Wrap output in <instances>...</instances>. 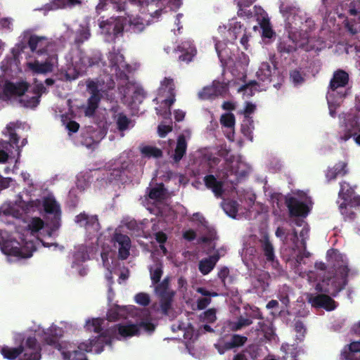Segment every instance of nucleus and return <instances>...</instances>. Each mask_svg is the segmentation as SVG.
I'll return each instance as SVG.
<instances>
[{
	"instance_id": "obj_39",
	"label": "nucleus",
	"mask_w": 360,
	"mask_h": 360,
	"mask_svg": "<svg viewBox=\"0 0 360 360\" xmlns=\"http://www.w3.org/2000/svg\"><path fill=\"white\" fill-rule=\"evenodd\" d=\"M90 37L89 25L86 21H84L79 25V27L75 30V42L77 44L83 43Z\"/></svg>"
},
{
	"instance_id": "obj_9",
	"label": "nucleus",
	"mask_w": 360,
	"mask_h": 360,
	"mask_svg": "<svg viewBox=\"0 0 360 360\" xmlns=\"http://www.w3.org/2000/svg\"><path fill=\"white\" fill-rule=\"evenodd\" d=\"M42 91H1V98L9 100L11 104L18 103L27 108H36L39 102Z\"/></svg>"
},
{
	"instance_id": "obj_57",
	"label": "nucleus",
	"mask_w": 360,
	"mask_h": 360,
	"mask_svg": "<svg viewBox=\"0 0 360 360\" xmlns=\"http://www.w3.org/2000/svg\"><path fill=\"white\" fill-rule=\"evenodd\" d=\"M340 360H360V355L345 348L341 353Z\"/></svg>"
},
{
	"instance_id": "obj_38",
	"label": "nucleus",
	"mask_w": 360,
	"mask_h": 360,
	"mask_svg": "<svg viewBox=\"0 0 360 360\" xmlns=\"http://www.w3.org/2000/svg\"><path fill=\"white\" fill-rule=\"evenodd\" d=\"M348 74L343 70H338L333 75L330 81V86L332 89L343 88L348 83Z\"/></svg>"
},
{
	"instance_id": "obj_30",
	"label": "nucleus",
	"mask_w": 360,
	"mask_h": 360,
	"mask_svg": "<svg viewBox=\"0 0 360 360\" xmlns=\"http://www.w3.org/2000/svg\"><path fill=\"white\" fill-rule=\"evenodd\" d=\"M82 4V0H50L41 10L50 11L66 7H74Z\"/></svg>"
},
{
	"instance_id": "obj_11",
	"label": "nucleus",
	"mask_w": 360,
	"mask_h": 360,
	"mask_svg": "<svg viewBox=\"0 0 360 360\" xmlns=\"http://www.w3.org/2000/svg\"><path fill=\"white\" fill-rule=\"evenodd\" d=\"M124 18H125L124 15H118L100 22L101 32L105 36L106 41L112 40L127 26V24L124 22Z\"/></svg>"
},
{
	"instance_id": "obj_48",
	"label": "nucleus",
	"mask_w": 360,
	"mask_h": 360,
	"mask_svg": "<svg viewBox=\"0 0 360 360\" xmlns=\"http://www.w3.org/2000/svg\"><path fill=\"white\" fill-rule=\"evenodd\" d=\"M124 316V309L120 306L111 308L107 312V319L110 321H115Z\"/></svg>"
},
{
	"instance_id": "obj_2",
	"label": "nucleus",
	"mask_w": 360,
	"mask_h": 360,
	"mask_svg": "<svg viewBox=\"0 0 360 360\" xmlns=\"http://www.w3.org/2000/svg\"><path fill=\"white\" fill-rule=\"evenodd\" d=\"M280 11L285 19V29L288 32V40L281 42L279 45L280 51L291 52L298 46L308 51L309 49L306 46L309 42L307 32L313 26V21L306 17L302 10L288 3H282Z\"/></svg>"
},
{
	"instance_id": "obj_36",
	"label": "nucleus",
	"mask_w": 360,
	"mask_h": 360,
	"mask_svg": "<svg viewBox=\"0 0 360 360\" xmlns=\"http://www.w3.org/2000/svg\"><path fill=\"white\" fill-rule=\"evenodd\" d=\"M187 149V142L184 135H179L177 138L176 146L174 149V153L172 156L174 161L178 163L186 155Z\"/></svg>"
},
{
	"instance_id": "obj_15",
	"label": "nucleus",
	"mask_w": 360,
	"mask_h": 360,
	"mask_svg": "<svg viewBox=\"0 0 360 360\" xmlns=\"http://www.w3.org/2000/svg\"><path fill=\"white\" fill-rule=\"evenodd\" d=\"M112 339H122L139 335V326L136 324H116L108 330Z\"/></svg>"
},
{
	"instance_id": "obj_17",
	"label": "nucleus",
	"mask_w": 360,
	"mask_h": 360,
	"mask_svg": "<svg viewBox=\"0 0 360 360\" xmlns=\"http://www.w3.org/2000/svg\"><path fill=\"white\" fill-rule=\"evenodd\" d=\"M253 17L255 18L262 30V36L264 39H271L274 32L271 29L269 18L265 11L261 7L253 8Z\"/></svg>"
},
{
	"instance_id": "obj_12",
	"label": "nucleus",
	"mask_w": 360,
	"mask_h": 360,
	"mask_svg": "<svg viewBox=\"0 0 360 360\" xmlns=\"http://www.w3.org/2000/svg\"><path fill=\"white\" fill-rule=\"evenodd\" d=\"M212 87L213 90H225L229 89L238 91L247 89L255 90L259 87V84L255 81L247 82L242 79L230 81L221 77L214 80L212 82Z\"/></svg>"
},
{
	"instance_id": "obj_50",
	"label": "nucleus",
	"mask_w": 360,
	"mask_h": 360,
	"mask_svg": "<svg viewBox=\"0 0 360 360\" xmlns=\"http://www.w3.org/2000/svg\"><path fill=\"white\" fill-rule=\"evenodd\" d=\"M61 354L64 360H88L86 354L79 351H62Z\"/></svg>"
},
{
	"instance_id": "obj_42",
	"label": "nucleus",
	"mask_w": 360,
	"mask_h": 360,
	"mask_svg": "<svg viewBox=\"0 0 360 360\" xmlns=\"http://www.w3.org/2000/svg\"><path fill=\"white\" fill-rule=\"evenodd\" d=\"M103 322V319L100 318L89 319L85 324L86 330L89 332H94L101 334L103 330L102 326Z\"/></svg>"
},
{
	"instance_id": "obj_63",
	"label": "nucleus",
	"mask_w": 360,
	"mask_h": 360,
	"mask_svg": "<svg viewBox=\"0 0 360 360\" xmlns=\"http://www.w3.org/2000/svg\"><path fill=\"white\" fill-rule=\"evenodd\" d=\"M176 87L174 84V82L171 78L165 77L163 80L160 82V89L162 90H172Z\"/></svg>"
},
{
	"instance_id": "obj_45",
	"label": "nucleus",
	"mask_w": 360,
	"mask_h": 360,
	"mask_svg": "<svg viewBox=\"0 0 360 360\" xmlns=\"http://www.w3.org/2000/svg\"><path fill=\"white\" fill-rule=\"evenodd\" d=\"M230 271L228 267L223 266L218 271L217 276L224 288H228L229 285L232 283V277L229 275Z\"/></svg>"
},
{
	"instance_id": "obj_1",
	"label": "nucleus",
	"mask_w": 360,
	"mask_h": 360,
	"mask_svg": "<svg viewBox=\"0 0 360 360\" xmlns=\"http://www.w3.org/2000/svg\"><path fill=\"white\" fill-rule=\"evenodd\" d=\"M255 1L237 0L238 16L230 19L227 25H219L213 36L214 48L218 57L222 65L229 69L240 71L249 64L248 56L243 52L239 53L237 56L232 53L231 46H233L235 41L238 39L243 49H248L251 35L247 31V27L241 19L242 16L253 17V12L250 9L247 10V8L250 7Z\"/></svg>"
},
{
	"instance_id": "obj_19",
	"label": "nucleus",
	"mask_w": 360,
	"mask_h": 360,
	"mask_svg": "<svg viewBox=\"0 0 360 360\" xmlns=\"http://www.w3.org/2000/svg\"><path fill=\"white\" fill-rule=\"evenodd\" d=\"M41 347L37 343L34 337H28L23 346V355H21L20 360H40Z\"/></svg>"
},
{
	"instance_id": "obj_59",
	"label": "nucleus",
	"mask_w": 360,
	"mask_h": 360,
	"mask_svg": "<svg viewBox=\"0 0 360 360\" xmlns=\"http://www.w3.org/2000/svg\"><path fill=\"white\" fill-rule=\"evenodd\" d=\"M135 301L137 304L146 307L149 304L150 299L147 293L139 292L135 295Z\"/></svg>"
},
{
	"instance_id": "obj_35",
	"label": "nucleus",
	"mask_w": 360,
	"mask_h": 360,
	"mask_svg": "<svg viewBox=\"0 0 360 360\" xmlns=\"http://www.w3.org/2000/svg\"><path fill=\"white\" fill-rule=\"evenodd\" d=\"M346 96L347 91H328L326 99L331 112L332 108H336L340 106Z\"/></svg>"
},
{
	"instance_id": "obj_33",
	"label": "nucleus",
	"mask_w": 360,
	"mask_h": 360,
	"mask_svg": "<svg viewBox=\"0 0 360 360\" xmlns=\"http://www.w3.org/2000/svg\"><path fill=\"white\" fill-rule=\"evenodd\" d=\"M360 205H354L349 202H341L339 205V210L345 221H353L356 218V213L354 210Z\"/></svg>"
},
{
	"instance_id": "obj_44",
	"label": "nucleus",
	"mask_w": 360,
	"mask_h": 360,
	"mask_svg": "<svg viewBox=\"0 0 360 360\" xmlns=\"http://www.w3.org/2000/svg\"><path fill=\"white\" fill-rule=\"evenodd\" d=\"M224 338H227L230 345L234 349L244 345L248 340L247 337L238 334L227 335Z\"/></svg>"
},
{
	"instance_id": "obj_26",
	"label": "nucleus",
	"mask_w": 360,
	"mask_h": 360,
	"mask_svg": "<svg viewBox=\"0 0 360 360\" xmlns=\"http://www.w3.org/2000/svg\"><path fill=\"white\" fill-rule=\"evenodd\" d=\"M112 338L109 330H105L94 338L91 339L92 348L94 347L96 353L100 354L103 351L105 345L112 347Z\"/></svg>"
},
{
	"instance_id": "obj_51",
	"label": "nucleus",
	"mask_w": 360,
	"mask_h": 360,
	"mask_svg": "<svg viewBox=\"0 0 360 360\" xmlns=\"http://www.w3.org/2000/svg\"><path fill=\"white\" fill-rule=\"evenodd\" d=\"M173 297L174 295L160 297V309L163 314L167 315L169 311L171 309Z\"/></svg>"
},
{
	"instance_id": "obj_46",
	"label": "nucleus",
	"mask_w": 360,
	"mask_h": 360,
	"mask_svg": "<svg viewBox=\"0 0 360 360\" xmlns=\"http://www.w3.org/2000/svg\"><path fill=\"white\" fill-rule=\"evenodd\" d=\"M150 278L153 284H158L162 276V264L160 262L156 263L154 267L150 268Z\"/></svg>"
},
{
	"instance_id": "obj_3",
	"label": "nucleus",
	"mask_w": 360,
	"mask_h": 360,
	"mask_svg": "<svg viewBox=\"0 0 360 360\" xmlns=\"http://www.w3.org/2000/svg\"><path fill=\"white\" fill-rule=\"evenodd\" d=\"M181 4L182 0H139V6L142 11V14L146 12H148V14L141 20L139 17L129 16V29L134 32H141L150 22L151 18H158L160 12L165 10L167 7L170 10L176 11Z\"/></svg>"
},
{
	"instance_id": "obj_29",
	"label": "nucleus",
	"mask_w": 360,
	"mask_h": 360,
	"mask_svg": "<svg viewBox=\"0 0 360 360\" xmlns=\"http://www.w3.org/2000/svg\"><path fill=\"white\" fill-rule=\"evenodd\" d=\"M177 51L181 53L179 56V59L186 62L191 61L196 53L195 48L188 40L183 41L178 46Z\"/></svg>"
},
{
	"instance_id": "obj_62",
	"label": "nucleus",
	"mask_w": 360,
	"mask_h": 360,
	"mask_svg": "<svg viewBox=\"0 0 360 360\" xmlns=\"http://www.w3.org/2000/svg\"><path fill=\"white\" fill-rule=\"evenodd\" d=\"M92 349L91 339H89L86 342H80L77 346V349H75L74 351H79L85 354L86 352H91Z\"/></svg>"
},
{
	"instance_id": "obj_27",
	"label": "nucleus",
	"mask_w": 360,
	"mask_h": 360,
	"mask_svg": "<svg viewBox=\"0 0 360 360\" xmlns=\"http://www.w3.org/2000/svg\"><path fill=\"white\" fill-rule=\"evenodd\" d=\"M259 242L261 250L266 261L272 264L275 262L276 261L275 249L272 243L270 241L269 236L267 235L264 236Z\"/></svg>"
},
{
	"instance_id": "obj_41",
	"label": "nucleus",
	"mask_w": 360,
	"mask_h": 360,
	"mask_svg": "<svg viewBox=\"0 0 360 360\" xmlns=\"http://www.w3.org/2000/svg\"><path fill=\"white\" fill-rule=\"evenodd\" d=\"M1 354L4 358L9 360H14L18 356H21L20 355H23V346L20 345L18 347H4L1 350Z\"/></svg>"
},
{
	"instance_id": "obj_5",
	"label": "nucleus",
	"mask_w": 360,
	"mask_h": 360,
	"mask_svg": "<svg viewBox=\"0 0 360 360\" xmlns=\"http://www.w3.org/2000/svg\"><path fill=\"white\" fill-rule=\"evenodd\" d=\"M24 48V44H16L12 49L13 57H6L1 62L0 69L4 74L3 76H0V88H2V90H27L30 88L29 83L24 80L13 83L5 78L6 76H11L20 71V63L18 55Z\"/></svg>"
},
{
	"instance_id": "obj_58",
	"label": "nucleus",
	"mask_w": 360,
	"mask_h": 360,
	"mask_svg": "<svg viewBox=\"0 0 360 360\" xmlns=\"http://www.w3.org/2000/svg\"><path fill=\"white\" fill-rule=\"evenodd\" d=\"M338 176H344L348 173L347 163L340 161L333 167Z\"/></svg>"
},
{
	"instance_id": "obj_61",
	"label": "nucleus",
	"mask_w": 360,
	"mask_h": 360,
	"mask_svg": "<svg viewBox=\"0 0 360 360\" xmlns=\"http://www.w3.org/2000/svg\"><path fill=\"white\" fill-rule=\"evenodd\" d=\"M136 325L139 326V335L140 334L141 329H143L148 333H151L155 330V326L150 321H141Z\"/></svg>"
},
{
	"instance_id": "obj_13",
	"label": "nucleus",
	"mask_w": 360,
	"mask_h": 360,
	"mask_svg": "<svg viewBox=\"0 0 360 360\" xmlns=\"http://www.w3.org/2000/svg\"><path fill=\"white\" fill-rule=\"evenodd\" d=\"M342 129L339 131V139L347 141L360 131V124L356 115L352 114L345 115L343 121L340 123Z\"/></svg>"
},
{
	"instance_id": "obj_6",
	"label": "nucleus",
	"mask_w": 360,
	"mask_h": 360,
	"mask_svg": "<svg viewBox=\"0 0 360 360\" xmlns=\"http://www.w3.org/2000/svg\"><path fill=\"white\" fill-rule=\"evenodd\" d=\"M108 59L112 72H115L118 82L117 87L127 89L139 90L138 84L129 81L127 77V72H131L133 69L124 60L123 56L120 53H110Z\"/></svg>"
},
{
	"instance_id": "obj_64",
	"label": "nucleus",
	"mask_w": 360,
	"mask_h": 360,
	"mask_svg": "<svg viewBox=\"0 0 360 360\" xmlns=\"http://www.w3.org/2000/svg\"><path fill=\"white\" fill-rule=\"evenodd\" d=\"M203 319L209 323H213L216 320V310L209 309L203 314Z\"/></svg>"
},
{
	"instance_id": "obj_20",
	"label": "nucleus",
	"mask_w": 360,
	"mask_h": 360,
	"mask_svg": "<svg viewBox=\"0 0 360 360\" xmlns=\"http://www.w3.org/2000/svg\"><path fill=\"white\" fill-rule=\"evenodd\" d=\"M285 205L288 209L289 215L291 217H305L309 212L307 205L295 197L287 198L285 199Z\"/></svg>"
},
{
	"instance_id": "obj_8",
	"label": "nucleus",
	"mask_w": 360,
	"mask_h": 360,
	"mask_svg": "<svg viewBox=\"0 0 360 360\" xmlns=\"http://www.w3.org/2000/svg\"><path fill=\"white\" fill-rule=\"evenodd\" d=\"M66 68L62 71L61 75L64 79L69 81L75 79L87 66L95 64L84 56L79 49L74 50L72 56L66 58Z\"/></svg>"
},
{
	"instance_id": "obj_52",
	"label": "nucleus",
	"mask_w": 360,
	"mask_h": 360,
	"mask_svg": "<svg viewBox=\"0 0 360 360\" xmlns=\"http://www.w3.org/2000/svg\"><path fill=\"white\" fill-rule=\"evenodd\" d=\"M230 345L231 344L227 340V338L223 337L220 338L216 344H214V347L220 354H224L226 352L233 349Z\"/></svg>"
},
{
	"instance_id": "obj_34",
	"label": "nucleus",
	"mask_w": 360,
	"mask_h": 360,
	"mask_svg": "<svg viewBox=\"0 0 360 360\" xmlns=\"http://www.w3.org/2000/svg\"><path fill=\"white\" fill-rule=\"evenodd\" d=\"M219 259L218 253L214 254L207 258H205L199 262V271L203 274H208L216 266L217 262Z\"/></svg>"
},
{
	"instance_id": "obj_53",
	"label": "nucleus",
	"mask_w": 360,
	"mask_h": 360,
	"mask_svg": "<svg viewBox=\"0 0 360 360\" xmlns=\"http://www.w3.org/2000/svg\"><path fill=\"white\" fill-rule=\"evenodd\" d=\"M131 120L129 119L124 113L120 112L117 115L116 121L117 127L119 131H123L129 128Z\"/></svg>"
},
{
	"instance_id": "obj_37",
	"label": "nucleus",
	"mask_w": 360,
	"mask_h": 360,
	"mask_svg": "<svg viewBox=\"0 0 360 360\" xmlns=\"http://www.w3.org/2000/svg\"><path fill=\"white\" fill-rule=\"evenodd\" d=\"M122 4L120 0H99L96 6V12L101 14L103 11L117 10L122 8Z\"/></svg>"
},
{
	"instance_id": "obj_40",
	"label": "nucleus",
	"mask_w": 360,
	"mask_h": 360,
	"mask_svg": "<svg viewBox=\"0 0 360 360\" xmlns=\"http://www.w3.org/2000/svg\"><path fill=\"white\" fill-rule=\"evenodd\" d=\"M274 71V66H271L269 63L264 62L261 63L257 72V77L262 81L268 80Z\"/></svg>"
},
{
	"instance_id": "obj_28",
	"label": "nucleus",
	"mask_w": 360,
	"mask_h": 360,
	"mask_svg": "<svg viewBox=\"0 0 360 360\" xmlns=\"http://www.w3.org/2000/svg\"><path fill=\"white\" fill-rule=\"evenodd\" d=\"M205 186L212 190L214 195L217 198L221 197L224 193V184L221 181H218L213 174L206 175L203 179Z\"/></svg>"
},
{
	"instance_id": "obj_54",
	"label": "nucleus",
	"mask_w": 360,
	"mask_h": 360,
	"mask_svg": "<svg viewBox=\"0 0 360 360\" xmlns=\"http://www.w3.org/2000/svg\"><path fill=\"white\" fill-rule=\"evenodd\" d=\"M44 221L39 217H34L28 224V229L32 234L37 233L43 229Z\"/></svg>"
},
{
	"instance_id": "obj_18",
	"label": "nucleus",
	"mask_w": 360,
	"mask_h": 360,
	"mask_svg": "<svg viewBox=\"0 0 360 360\" xmlns=\"http://www.w3.org/2000/svg\"><path fill=\"white\" fill-rule=\"evenodd\" d=\"M43 207L46 213L53 214L51 221L52 229H57L60 226V210L59 205L56 200L51 197H46L43 200Z\"/></svg>"
},
{
	"instance_id": "obj_10",
	"label": "nucleus",
	"mask_w": 360,
	"mask_h": 360,
	"mask_svg": "<svg viewBox=\"0 0 360 360\" xmlns=\"http://www.w3.org/2000/svg\"><path fill=\"white\" fill-rule=\"evenodd\" d=\"M20 127V124L17 122H10L6 127V131L4 134L9 136V141H4L0 139V163H6L9 158L10 154H12V149L15 145L17 150L19 151L20 146L18 142L20 140L19 136L15 133V129Z\"/></svg>"
},
{
	"instance_id": "obj_49",
	"label": "nucleus",
	"mask_w": 360,
	"mask_h": 360,
	"mask_svg": "<svg viewBox=\"0 0 360 360\" xmlns=\"http://www.w3.org/2000/svg\"><path fill=\"white\" fill-rule=\"evenodd\" d=\"M141 154L147 158H159L162 156V151L154 146H146L141 149Z\"/></svg>"
},
{
	"instance_id": "obj_47",
	"label": "nucleus",
	"mask_w": 360,
	"mask_h": 360,
	"mask_svg": "<svg viewBox=\"0 0 360 360\" xmlns=\"http://www.w3.org/2000/svg\"><path fill=\"white\" fill-rule=\"evenodd\" d=\"M238 204L236 200H229L223 203L222 208L229 217L235 218L238 209Z\"/></svg>"
},
{
	"instance_id": "obj_23",
	"label": "nucleus",
	"mask_w": 360,
	"mask_h": 360,
	"mask_svg": "<svg viewBox=\"0 0 360 360\" xmlns=\"http://www.w3.org/2000/svg\"><path fill=\"white\" fill-rule=\"evenodd\" d=\"M63 333L62 328L52 325L46 331H44V341L48 345L53 346L56 349L61 351L63 347L59 342V339L63 336Z\"/></svg>"
},
{
	"instance_id": "obj_56",
	"label": "nucleus",
	"mask_w": 360,
	"mask_h": 360,
	"mask_svg": "<svg viewBox=\"0 0 360 360\" xmlns=\"http://www.w3.org/2000/svg\"><path fill=\"white\" fill-rule=\"evenodd\" d=\"M289 290L290 288L288 286L284 285L278 294V298L285 307H287L290 303L288 295Z\"/></svg>"
},
{
	"instance_id": "obj_21",
	"label": "nucleus",
	"mask_w": 360,
	"mask_h": 360,
	"mask_svg": "<svg viewBox=\"0 0 360 360\" xmlns=\"http://www.w3.org/2000/svg\"><path fill=\"white\" fill-rule=\"evenodd\" d=\"M307 300L313 307L323 308L326 311H333L337 307L336 302L326 294H310L307 297Z\"/></svg>"
},
{
	"instance_id": "obj_16",
	"label": "nucleus",
	"mask_w": 360,
	"mask_h": 360,
	"mask_svg": "<svg viewBox=\"0 0 360 360\" xmlns=\"http://www.w3.org/2000/svg\"><path fill=\"white\" fill-rule=\"evenodd\" d=\"M86 90H107L115 88L114 82L108 75H101L98 78L88 79L81 84Z\"/></svg>"
},
{
	"instance_id": "obj_22",
	"label": "nucleus",
	"mask_w": 360,
	"mask_h": 360,
	"mask_svg": "<svg viewBox=\"0 0 360 360\" xmlns=\"http://www.w3.org/2000/svg\"><path fill=\"white\" fill-rule=\"evenodd\" d=\"M340 191L338 192V198L342 200V202H349L354 205H360V195H356L354 188L350 184L342 181L340 183Z\"/></svg>"
},
{
	"instance_id": "obj_7",
	"label": "nucleus",
	"mask_w": 360,
	"mask_h": 360,
	"mask_svg": "<svg viewBox=\"0 0 360 360\" xmlns=\"http://www.w3.org/2000/svg\"><path fill=\"white\" fill-rule=\"evenodd\" d=\"M349 272V269L347 264L340 265L336 271V274L332 277L323 279V286L321 284H318L316 289L333 297H336L347 285Z\"/></svg>"
},
{
	"instance_id": "obj_43",
	"label": "nucleus",
	"mask_w": 360,
	"mask_h": 360,
	"mask_svg": "<svg viewBox=\"0 0 360 360\" xmlns=\"http://www.w3.org/2000/svg\"><path fill=\"white\" fill-rule=\"evenodd\" d=\"M169 278H165L161 283H158L155 286V292L159 297H165L167 295H174L173 291L169 290Z\"/></svg>"
},
{
	"instance_id": "obj_25",
	"label": "nucleus",
	"mask_w": 360,
	"mask_h": 360,
	"mask_svg": "<svg viewBox=\"0 0 360 360\" xmlns=\"http://www.w3.org/2000/svg\"><path fill=\"white\" fill-rule=\"evenodd\" d=\"M75 221L87 231H98L99 229L98 219L96 215H89L82 212L75 217Z\"/></svg>"
},
{
	"instance_id": "obj_14",
	"label": "nucleus",
	"mask_w": 360,
	"mask_h": 360,
	"mask_svg": "<svg viewBox=\"0 0 360 360\" xmlns=\"http://www.w3.org/2000/svg\"><path fill=\"white\" fill-rule=\"evenodd\" d=\"M1 249L4 254L18 258H29L32 255V250L25 246H21L16 240L11 239L4 241Z\"/></svg>"
},
{
	"instance_id": "obj_60",
	"label": "nucleus",
	"mask_w": 360,
	"mask_h": 360,
	"mask_svg": "<svg viewBox=\"0 0 360 360\" xmlns=\"http://www.w3.org/2000/svg\"><path fill=\"white\" fill-rule=\"evenodd\" d=\"M259 351L260 349L257 345H251L245 348L244 352L248 354L252 360H255L259 356Z\"/></svg>"
},
{
	"instance_id": "obj_31",
	"label": "nucleus",
	"mask_w": 360,
	"mask_h": 360,
	"mask_svg": "<svg viewBox=\"0 0 360 360\" xmlns=\"http://www.w3.org/2000/svg\"><path fill=\"white\" fill-rule=\"evenodd\" d=\"M146 193L150 199L160 202L166 199L167 191L164 184L160 183L155 187L148 188Z\"/></svg>"
},
{
	"instance_id": "obj_55",
	"label": "nucleus",
	"mask_w": 360,
	"mask_h": 360,
	"mask_svg": "<svg viewBox=\"0 0 360 360\" xmlns=\"http://www.w3.org/2000/svg\"><path fill=\"white\" fill-rule=\"evenodd\" d=\"M220 122L223 126L231 128L235 125V116L232 113L224 114L220 118Z\"/></svg>"
},
{
	"instance_id": "obj_32",
	"label": "nucleus",
	"mask_w": 360,
	"mask_h": 360,
	"mask_svg": "<svg viewBox=\"0 0 360 360\" xmlns=\"http://www.w3.org/2000/svg\"><path fill=\"white\" fill-rule=\"evenodd\" d=\"M91 92L92 95L88 99L87 106L84 110V114L86 117H93L94 115L103 96L101 91Z\"/></svg>"
},
{
	"instance_id": "obj_4",
	"label": "nucleus",
	"mask_w": 360,
	"mask_h": 360,
	"mask_svg": "<svg viewBox=\"0 0 360 360\" xmlns=\"http://www.w3.org/2000/svg\"><path fill=\"white\" fill-rule=\"evenodd\" d=\"M29 46L33 52L39 54L46 53L47 57L45 60H36L27 63V68L34 73H46L51 72L58 64V58L53 53L56 45L42 37L31 36L29 39Z\"/></svg>"
},
{
	"instance_id": "obj_24",
	"label": "nucleus",
	"mask_w": 360,
	"mask_h": 360,
	"mask_svg": "<svg viewBox=\"0 0 360 360\" xmlns=\"http://www.w3.org/2000/svg\"><path fill=\"white\" fill-rule=\"evenodd\" d=\"M113 240L119 245V258L122 260L127 259L129 255V250L131 248V240L129 237L120 233H115L113 236Z\"/></svg>"
}]
</instances>
